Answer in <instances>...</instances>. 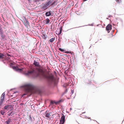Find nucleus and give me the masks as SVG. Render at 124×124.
I'll list each match as a JSON object with an SVG mask.
<instances>
[{
	"mask_svg": "<svg viewBox=\"0 0 124 124\" xmlns=\"http://www.w3.org/2000/svg\"><path fill=\"white\" fill-rule=\"evenodd\" d=\"M25 20L24 21V24L25 26L27 27L29 25V22L28 21L26 20L25 17Z\"/></svg>",
	"mask_w": 124,
	"mask_h": 124,
	"instance_id": "9d476101",
	"label": "nucleus"
},
{
	"mask_svg": "<svg viewBox=\"0 0 124 124\" xmlns=\"http://www.w3.org/2000/svg\"><path fill=\"white\" fill-rule=\"evenodd\" d=\"M65 121V116L63 114H62L61 118L59 124H64Z\"/></svg>",
	"mask_w": 124,
	"mask_h": 124,
	"instance_id": "0eeeda50",
	"label": "nucleus"
},
{
	"mask_svg": "<svg viewBox=\"0 0 124 124\" xmlns=\"http://www.w3.org/2000/svg\"><path fill=\"white\" fill-rule=\"evenodd\" d=\"M7 56H8L7 53L6 54L0 53V59L5 58Z\"/></svg>",
	"mask_w": 124,
	"mask_h": 124,
	"instance_id": "9b49d317",
	"label": "nucleus"
},
{
	"mask_svg": "<svg viewBox=\"0 0 124 124\" xmlns=\"http://www.w3.org/2000/svg\"><path fill=\"white\" fill-rule=\"evenodd\" d=\"M107 19H108V18H107Z\"/></svg>",
	"mask_w": 124,
	"mask_h": 124,
	"instance_id": "a18cd8bd",
	"label": "nucleus"
},
{
	"mask_svg": "<svg viewBox=\"0 0 124 124\" xmlns=\"http://www.w3.org/2000/svg\"><path fill=\"white\" fill-rule=\"evenodd\" d=\"M5 93H3L1 95L0 97V106H1L4 101V99L5 97Z\"/></svg>",
	"mask_w": 124,
	"mask_h": 124,
	"instance_id": "423d86ee",
	"label": "nucleus"
},
{
	"mask_svg": "<svg viewBox=\"0 0 124 124\" xmlns=\"http://www.w3.org/2000/svg\"><path fill=\"white\" fill-rule=\"evenodd\" d=\"M5 124H8V121H7L5 122Z\"/></svg>",
	"mask_w": 124,
	"mask_h": 124,
	"instance_id": "c85d7f7f",
	"label": "nucleus"
},
{
	"mask_svg": "<svg viewBox=\"0 0 124 124\" xmlns=\"http://www.w3.org/2000/svg\"><path fill=\"white\" fill-rule=\"evenodd\" d=\"M85 113V112H84V113Z\"/></svg>",
	"mask_w": 124,
	"mask_h": 124,
	"instance_id": "c03bdc74",
	"label": "nucleus"
},
{
	"mask_svg": "<svg viewBox=\"0 0 124 124\" xmlns=\"http://www.w3.org/2000/svg\"><path fill=\"white\" fill-rule=\"evenodd\" d=\"M55 1L54 0H48L46 3L49 7L52 6L55 4Z\"/></svg>",
	"mask_w": 124,
	"mask_h": 124,
	"instance_id": "20e7f679",
	"label": "nucleus"
},
{
	"mask_svg": "<svg viewBox=\"0 0 124 124\" xmlns=\"http://www.w3.org/2000/svg\"><path fill=\"white\" fill-rule=\"evenodd\" d=\"M13 113L12 112H11L8 114V116H11L12 115H13Z\"/></svg>",
	"mask_w": 124,
	"mask_h": 124,
	"instance_id": "4be33fe9",
	"label": "nucleus"
},
{
	"mask_svg": "<svg viewBox=\"0 0 124 124\" xmlns=\"http://www.w3.org/2000/svg\"><path fill=\"white\" fill-rule=\"evenodd\" d=\"M49 111V110H47L46 111L45 113H47V112H48Z\"/></svg>",
	"mask_w": 124,
	"mask_h": 124,
	"instance_id": "473e14b6",
	"label": "nucleus"
},
{
	"mask_svg": "<svg viewBox=\"0 0 124 124\" xmlns=\"http://www.w3.org/2000/svg\"><path fill=\"white\" fill-rule=\"evenodd\" d=\"M33 64L34 65L38 67L39 66V63L38 62H37L35 60L34 61Z\"/></svg>",
	"mask_w": 124,
	"mask_h": 124,
	"instance_id": "dca6fc26",
	"label": "nucleus"
},
{
	"mask_svg": "<svg viewBox=\"0 0 124 124\" xmlns=\"http://www.w3.org/2000/svg\"><path fill=\"white\" fill-rule=\"evenodd\" d=\"M10 67L12 68L13 69L15 66L14 65V64L12 63H11L10 64Z\"/></svg>",
	"mask_w": 124,
	"mask_h": 124,
	"instance_id": "6ab92c4d",
	"label": "nucleus"
},
{
	"mask_svg": "<svg viewBox=\"0 0 124 124\" xmlns=\"http://www.w3.org/2000/svg\"><path fill=\"white\" fill-rule=\"evenodd\" d=\"M74 93V91L73 90H71V94H72Z\"/></svg>",
	"mask_w": 124,
	"mask_h": 124,
	"instance_id": "a878e982",
	"label": "nucleus"
},
{
	"mask_svg": "<svg viewBox=\"0 0 124 124\" xmlns=\"http://www.w3.org/2000/svg\"><path fill=\"white\" fill-rule=\"evenodd\" d=\"M13 69L15 71H16L19 72H21L23 69V68H22L21 69H19L18 68V67L17 66H15L13 68Z\"/></svg>",
	"mask_w": 124,
	"mask_h": 124,
	"instance_id": "6e6552de",
	"label": "nucleus"
},
{
	"mask_svg": "<svg viewBox=\"0 0 124 124\" xmlns=\"http://www.w3.org/2000/svg\"><path fill=\"white\" fill-rule=\"evenodd\" d=\"M59 50L61 51H62V52H64L65 51V50L62 49L61 48H59Z\"/></svg>",
	"mask_w": 124,
	"mask_h": 124,
	"instance_id": "5701e85b",
	"label": "nucleus"
},
{
	"mask_svg": "<svg viewBox=\"0 0 124 124\" xmlns=\"http://www.w3.org/2000/svg\"><path fill=\"white\" fill-rule=\"evenodd\" d=\"M91 25L92 26H93V24H91Z\"/></svg>",
	"mask_w": 124,
	"mask_h": 124,
	"instance_id": "4c0bfd02",
	"label": "nucleus"
},
{
	"mask_svg": "<svg viewBox=\"0 0 124 124\" xmlns=\"http://www.w3.org/2000/svg\"><path fill=\"white\" fill-rule=\"evenodd\" d=\"M59 101L55 102L54 101H51L50 102V105H51V106H52V105H53L55 103V104H57L59 103Z\"/></svg>",
	"mask_w": 124,
	"mask_h": 124,
	"instance_id": "f8f14e48",
	"label": "nucleus"
},
{
	"mask_svg": "<svg viewBox=\"0 0 124 124\" xmlns=\"http://www.w3.org/2000/svg\"><path fill=\"white\" fill-rule=\"evenodd\" d=\"M17 92H14V93H17Z\"/></svg>",
	"mask_w": 124,
	"mask_h": 124,
	"instance_id": "72a5a7b5",
	"label": "nucleus"
},
{
	"mask_svg": "<svg viewBox=\"0 0 124 124\" xmlns=\"http://www.w3.org/2000/svg\"><path fill=\"white\" fill-rule=\"evenodd\" d=\"M38 71H40V69L39 68H32L27 73H24V74L25 76H29L31 75L37 74V76H38L39 75Z\"/></svg>",
	"mask_w": 124,
	"mask_h": 124,
	"instance_id": "f257e3e1",
	"label": "nucleus"
},
{
	"mask_svg": "<svg viewBox=\"0 0 124 124\" xmlns=\"http://www.w3.org/2000/svg\"><path fill=\"white\" fill-rule=\"evenodd\" d=\"M7 108H8V105L4 107L5 109H7Z\"/></svg>",
	"mask_w": 124,
	"mask_h": 124,
	"instance_id": "bb28decb",
	"label": "nucleus"
},
{
	"mask_svg": "<svg viewBox=\"0 0 124 124\" xmlns=\"http://www.w3.org/2000/svg\"><path fill=\"white\" fill-rule=\"evenodd\" d=\"M2 33V32H1L0 34H1Z\"/></svg>",
	"mask_w": 124,
	"mask_h": 124,
	"instance_id": "79ce46f5",
	"label": "nucleus"
},
{
	"mask_svg": "<svg viewBox=\"0 0 124 124\" xmlns=\"http://www.w3.org/2000/svg\"><path fill=\"white\" fill-rule=\"evenodd\" d=\"M46 20H47L46 22V24H47V23H49V22L50 21V20H49V19L48 18H47V19H46Z\"/></svg>",
	"mask_w": 124,
	"mask_h": 124,
	"instance_id": "b1692460",
	"label": "nucleus"
},
{
	"mask_svg": "<svg viewBox=\"0 0 124 124\" xmlns=\"http://www.w3.org/2000/svg\"><path fill=\"white\" fill-rule=\"evenodd\" d=\"M48 7H49L46 3H42L41 7V9H42L43 11L47 9Z\"/></svg>",
	"mask_w": 124,
	"mask_h": 124,
	"instance_id": "39448f33",
	"label": "nucleus"
},
{
	"mask_svg": "<svg viewBox=\"0 0 124 124\" xmlns=\"http://www.w3.org/2000/svg\"><path fill=\"white\" fill-rule=\"evenodd\" d=\"M65 53H69L70 52H69V51H66Z\"/></svg>",
	"mask_w": 124,
	"mask_h": 124,
	"instance_id": "c756f323",
	"label": "nucleus"
},
{
	"mask_svg": "<svg viewBox=\"0 0 124 124\" xmlns=\"http://www.w3.org/2000/svg\"><path fill=\"white\" fill-rule=\"evenodd\" d=\"M35 0L34 1L35 2H37V1H39V0Z\"/></svg>",
	"mask_w": 124,
	"mask_h": 124,
	"instance_id": "cd10ccee",
	"label": "nucleus"
},
{
	"mask_svg": "<svg viewBox=\"0 0 124 124\" xmlns=\"http://www.w3.org/2000/svg\"><path fill=\"white\" fill-rule=\"evenodd\" d=\"M111 16V15H109V16H108V17H110V16Z\"/></svg>",
	"mask_w": 124,
	"mask_h": 124,
	"instance_id": "c9c22d12",
	"label": "nucleus"
},
{
	"mask_svg": "<svg viewBox=\"0 0 124 124\" xmlns=\"http://www.w3.org/2000/svg\"><path fill=\"white\" fill-rule=\"evenodd\" d=\"M46 78L49 82V84L50 85L53 86L55 83L54 75L52 74H49L48 76H46Z\"/></svg>",
	"mask_w": 124,
	"mask_h": 124,
	"instance_id": "7ed1b4c3",
	"label": "nucleus"
},
{
	"mask_svg": "<svg viewBox=\"0 0 124 124\" xmlns=\"http://www.w3.org/2000/svg\"><path fill=\"white\" fill-rule=\"evenodd\" d=\"M8 57L9 56H10V55H9V54H8Z\"/></svg>",
	"mask_w": 124,
	"mask_h": 124,
	"instance_id": "58836bf2",
	"label": "nucleus"
},
{
	"mask_svg": "<svg viewBox=\"0 0 124 124\" xmlns=\"http://www.w3.org/2000/svg\"><path fill=\"white\" fill-rule=\"evenodd\" d=\"M14 106L13 105H11L10 104L9 105L8 104V110L9 111H11L13 109V106Z\"/></svg>",
	"mask_w": 124,
	"mask_h": 124,
	"instance_id": "ddd939ff",
	"label": "nucleus"
},
{
	"mask_svg": "<svg viewBox=\"0 0 124 124\" xmlns=\"http://www.w3.org/2000/svg\"><path fill=\"white\" fill-rule=\"evenodd\" d=\"M71 29H72V28H71L70 29H69V30H70Z\"/></svg>",
	"mask_w": 124,
	"mask_h": 124,
	"instance_id": "a19ab883",
	"label": "nucleus"
},
{
	"mask_svg": "<svg viewBox=\"0 0 124 124\" xmlns=\"http://www.w3.org/2000/svg\"><path fill=\"white\" fill-rule=\"evenodd\" d=\"M91 46H90V48L91 47Z\"/></svg>",
	"mask_w": 124,
	"mask_h": 124,
	"instance_id": "37998d69",
	"label": "nucleus"
},
{
	"mask_svg": "<svg viewBox=\"0 0 124 124\" xmlns=\"http://www.w3.org/2000/svg\"><path fill=\"white\" fill-rule=\"evenodd\" d=\"M106 29L108 31V33H109V30H111L112 29V26L111 25L109 24H108L106 27Z\"/></svg>",
	"mask_w": 124,
	"mask_h": 124,
	"instance_id": "1a4fd4ad",
	"label": "nucleus"
},
{
	"mask_svg": "<svg viewBox=\"0 0 124 124\" xmlns=\"http://www.w3.org/2000/svg\"><path fill=\"white\" fill-rule=\"evenodd\" d=\"M21 87L23 88L25 92L27 93L31 92L35 88V86L33 85L30 83L24 84Z\"/></svg>",
	"mask_w": 124,
	"mask_h": 124,
	"instance_id": "f03ea898",
	"label": "nucleus"
},
{
	"mask_svg": "<svg viewBox=\"0 0 124 124\" xmlns=\"http://www.w3.org/2000/svg\"><path fill=\"white\" fill-rule=\"evenodd\" d=\"M51 113L50 112L49 113H44V115L45 116V117L47 118H50L49 116L50 115V114Z\"/></svg>",
	"mask_w": 124,
	"mask_h": 124,
	"instance_id": "4468645a",
	"label": "nucleus"
},
{
	"mask_svg": "<svg viewBox=\"0 0 124 124\" xmlns=\"http://www.w3.org/2000/svg\"><path fill=\"white\" fill-rule=\"evenodd\" d=\"M45 15L46 16H50L51 15L50 11H48L46 12L45 13Z\"/></svg>",
	"mask_w": 124,
	"mask_h": 124,
	"instance_id": "2eb2a0df",
	"label": "nucleus"
},
{
	"mask_svg": "<svg viewBox=\"0 0 124 124\" xmlns=\"http://www.w3.org/2000/svg\"><path fill=\"white\" fill-rule=\"evenodd\" d=\"M26 95V94H23V95Z\"/></svg>",
	"mask_w": 124,
	"mask_h": 124,
	"instance_id": "e433bc0d",
	"label": "nucleus"
},
{
	"mask_svg": "<svg viewBox=\"0 0 124 124\" xmlns=\"http://www.w3.org/2000/svg\"><path fill=\"white\" fill-rule=\"evenodd\" d=\"M72 109V108H70V111H71Z\"/></svg>",
	"mask_w": 124,
	"mask_h": 124,
	"instance_id": "f704fd0d",
	"label": "nucleus"
},
{
	"mask_svg": "<svg viewBox=\"0 0 124 124\" xmlns=\"http://www.w3.org/2000/svg\"><path fill=\"white\" fill-rule=\"evenodd\" d=\"M42 37L44 39H46L47 37L46 35L45 34H42Z\"/></svg>",
	"mask_w": 124,
	"mask_h": 124,
	"instance_id": "f3484780",
	"label": "nucleus"
},
{
	"mask_svg": "<svg viewBox=\"0 0 124 124\" xmlns=\"http://www.w3.org/2000/svg\"><path fill=\"white\" fill-rule=\"evenodd\" d=\"M5 113V110H1L0 112L1 114L2 115H3Z\"/></svg>",
	"mask_w": 124,
	"mask_h": 124,
	"instance_id": "412c9836",
	"label": "nucleus"
},
{
	"mask_svg": "<svg viewBox=\"0 0 124 124\" xmlns=\"http://www.w3.org/2000/svg\"><path fill=\"white\" fill-rule=\"evenodd\" d=\"M62 27H61L59 28L60 31L58 32V35H60L61 34L62 32Z\"/></svg>",
	"mask_w": 124,
	"mask_h": 124,
	"instance_id": "a211bd4d",
	"label": "nucleus"
},
{
	"mask_svg": "<svg viewBox=\"0 0 124 124\" xmlns=\"http://www.w3.org/2000/svg\"><path fill=\"white\" fill-rule=\"evenodd\" d=\"M116 1L118 3H120L121 1V0H116Z\"/></svg>",
	"mask_w": 124,
	"mask_h": 124,
	"instance_id": "393cba45",
	"label": "nucleus"
},
{
	"mask_svg": "<svg viewBox=\"0 0 124 124\" xmlns=\"http://www.w3.org/2000/svg\"><path fill=\"white\" fill-rule=\"evenodd\" d=\"M89 119H90V120H91V118H90V117L89 118Z\"/></svg>",
	"mask_w": 124,
	"mask_h": 124,
	"instance_id": "ea45409f",
	"label": "nucleus"
},
{
	"mask_svg": "<svg viewBox=\"0 0 124 124\" xmlns=\"http://www.w3.org/2000/svg\"><path fill=\"white\" fill-rule=\"evenodd\" d=\"M8 124H9V122L10 121V119L8 118Z\"/></svg>",
	"mask_w": 124,
	"mask_h": 124,
	"instance_id": "7c9ffc66",
	"label": "nucleus"
},
{
	"mask_svg": "<svg viewBox=\"0 0 124 124\" xmlns=\"http://www.w3.org/2000/svg\"><path fill=\"white\" fill-rule=\"evenodd\" d=\"M8 59H9V57H8Z\"/></svg>",
	"mask_w": 124,
	"mask_h": 124,
	"instance_id": "49530a36",
	"label": "nucleus"
},
{
	"mask_svg": "<svg viewBox=\"0 0 124 124\" xmlns=\"http://www.w3.org/2000/svg\"><path fill=\"white\" fill-rule=\"evenodd\" d=\"M67 89H66L65 91L64 92V93H66L67 92Z\"/></svg>",
	"mask_w": 124,
	"mask_h": 124,
	"instance_id": "2f4dec72",
	"label": "nucleus"
},
{
	"mask_svg": "<svg viewBox=\"0 0 124 124\" xmlns=\"http://www.w3.org/2000/svg\"><path fill=\"white\" fill-rule=\"evenodd\" d=\"M55 39V37L54 38H52L51 39H50L49 40V41L50 42H52Z\"/></svg>",
	"mask_w": 124,
	"mask_h": 124,
	"instance_id": "aec40b11",
	"label": "nucleus"
}]
</instances>
